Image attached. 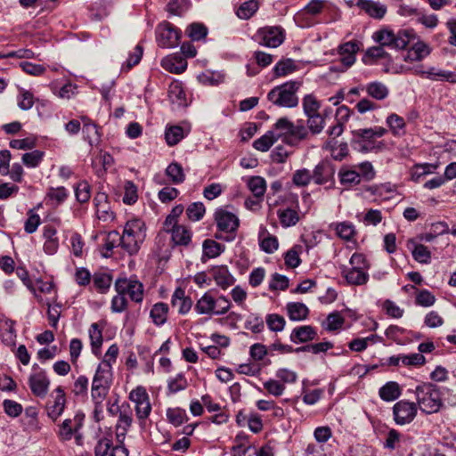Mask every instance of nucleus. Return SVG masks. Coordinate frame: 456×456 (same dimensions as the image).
Instances as JSON below:
<instances>
[{
  "mask_svg": "<svg viewBox=\"0 0 456 456\" xmlns=\"http://www.w3.org/2000/svg\"><path fill=\"white\" fill-rule=\"evenodd\" d=\"M44 154L43 151L38 150L27 152L22 156V162L28 167H36L43 160Z\"/></svg>",
  "mask_w": 456,
  "mask_h": 456,
  "instance_id": "58",
  "label": "nucleus"
},
{
  "mask_svg": "<svg viewBox=\"0 0 456 456\" xmlns=\"http://www.w3.org/2000/svg\"><path fill=\"white\" fill-rule=\"evenodd\" d=\"M342 275L349 285L361 286L366 284L369 281L368 273L362 270L361 266L346 268L342 271Z\"/></svg>",
  "mask_w": 456,
  "mask_h": 456,
  "instance_id": "22",
  "label": "nucleus"
},
{
  "mask_svg": "<svg viewBox=\"0 0 456 456\" xmlns=\"http://www.w3.org/2000/svg\"><path fill=\"white\" fill-rule=\"evenodd\" d=\"M188 382L183 374H177L175 378L169 379L167 381V389L171 394H175L186 389Z\"/></svg>",
  "mask_w": 456,
  "mask_h": 456,
  "instance_id": "53",
  "label": "nucleus"
},
{
  "mask_svg": "<svg viewBox=\"0 0 456 456\" xmlns=\"http://www.w3.org/2000/svg\"><path fill=\"white\" fill-rule=\"evenodd\" d=\"M51 398L46 403V411L48 417L55 421L63 412L66 405V395L63 388L57 387L51 395Z\"/></svg>",
  "mask_w": 456,
  "mask_h": 456,
  "instance_id": "14",
  "label": "nucleus"
},
{
  "mask_svg": "<svg viewBox=\"0 0 456 456\" xmlns=\"http://www.w3.org/2000/svg\"><path fill=\"white\" fill-rule=\"evenodd\" d=\"M84 415L76 414L72 419H66L59 425L57 431L58 436L61 441H69L72 438L73 434L83 426Z\"/></svg>",
  "mask_w": 456,
  "mask_h": 456,
  "instance_id": "17",
  "label": "nucleus"
},
{
  "mask_svg": "<svg viewBox=\"0 0 456 456\" xmlns=\"http://www.w3.org/2000/svg\"><path fill=\"white\" fill-rule=\"evenodd\" d=\"M256 37L259 45L266 47H278L284 41L283 31L280 27H266L260 28Z\"/></svg>",
  "mask_w": 456,
  "mask_h": 456,
  "instance_id": "13",
  "label": "nucleus"
},
{
  "mask_svg": "<svg viewBox=\"0 0 456 456\" xmlns=\"http://www.w3.org/2000/svg\"><path fill=\"white\" fill-rule=\"evenodd\" d=\"M146 225L140 218L128 220L121 237V248L129 255H135L146 238Z\"/></svg>",
  "mask_w": 456,
  "mask_h": 456,
  "instance_id": "2",
  "label": "nucleus"
},
{
  "mask_svg": "<svg viewBox=\"0 0 456 456\" xmlns=\"http://www.w3.org/2000/svg\"><path fill=\"white\" fill-rule=\"evenodd\" d=\"M366 93L375 100H385L389 94L388 87L379 81L369 83L365 86Z\"/></svg>",
  "mask_w": 456,
  "mask_h": 456,
  "instance_id": "32",
  "label": "nucleus"
},
{
  "mask_svg": "<svg viewBox=\"0 0 456 456\" xmlns=\"http://www.w3.org/2000/svg\"><path fill=\"white\" fill-rule=\"evenodd\" d=\"M406 248L411 252L415 261L420 264L428 265L431 262V252L423 244L418 243L415 239H409L406 242Z\"/></svg>",
  "mask_w": 456,
  "mask_h": 456,
  "instance_id": "21",
  "label": "nucleus"
},
{
  "mask_svg": "<svg viewBox=\"0 0 456 456\" xmlns=\"http://www.w3.org/2000/svg\"><path fill=\"white\" fill-rule=\"evenodd\" d=\"M251 448L248 443V436L240 432L234 439V444L232 447V456H242Z\"/></svg>",
  "mask_w": 456,
  "mask_h": 456,
  "instance_id": "38",
  "label": "nucleus"
},
{
  "mask_svg": "<svg viewBox=\"0 0 456 456\" xmlns=\"http://www.w3.org/2000/svg\"><path fill=\"white\" fill-rule=\"evenodd\" d=\"M410 31L403 29L397 33L390 29H381L374 33V39L383 46H388L393 49H404L411 39Z\"/></svg>",
  "mask_w": 456,
  "mask_h": 456,
  "instance_id": "7",
  "label": "nucleus"
},
{
  "mask_svg": "<svg viewBox=\"0 0 456 456\" xmlns=\"http://www.w3.org/2000/svg\"><path fill=\"white\" fill-rule=\"evenodd\" d=\"M300 83L289 81L275 86L267 94V100L280 108H294L298 104V91Z\"/></svg>",
  "mask_w": 456,
  "mask_h": 456,
  "instance_id": "6",
  "label": "nucleus"
},
{
  "mask_svg": "<svg viewBox=\"0 0 456 456\" xmlns=\"http://www.w3.org/2000/svg\"><path fill=\"white\" fill-rule=\"evenodd\" d=\"M338 175L340 183L344 185L352 186L361 182L360 173L354 170H341Z\"/></svg>",
  "mask_w": 456,
  "mask_h": 456,
  "instance_id": "56",
  "label": "nucleus"
},
{
  "mask_svg": "<svg viewBox=\"0 0 456 456\" xmlns=\"http://www.w3.org/2000/svg\"><path fill=\"white\" fill-rule=\"evenodd\" d=\"M224 246L213 240H206L203 242V255L208 258L218 256L224 250Z\"/></svg>",
  "mask_w": 456,
  "mask_h": 456,
  "instance_id": "54",
  "label": "nucleus"
},
{
  "mask_svg": "<svg viewBox=\"0 0 456 456\" xmlns=\"http://www.w3.org/2000/svg\"><path fill=\"white\" fill-rule=\"evenodd\" d=\"M184 137L183 128L180 126H172L167 128L165 138L169 146L177 144Z\"/></svg>",
  "mask_w": 456,
  "mask_h": 456,
  "instance_id": "48",
  "label": "nucleus"
},
{
  "mask_svg": "<svg viewBox=\"0 0 456 456\" xmlns=\"http://www.w3.org/2000/svg\"><path fill=\"white\" fill-rule=\"evenodd\" d=\"M188 36L193 41H199L206 37L208 28L200 23H192L187 28Z\"/></svg>",
  "mask_w": 456,
  "mask_h": 456,
  "instance_id": "59",
  "label": "nucleus"
},
{
  "mask_svg": "<svg viewBox=\"0 0 456 456\" xmlns=\"http://www.w3.org/2000/svg\"><path fill=\"white\" fill-rule=\"evenodd\" d=\"M395 189L391 183H381L369 187L367 191L378 197L380 200H387L392 198Z\"/></svg>",
  "mask_w": 456,
  "mask_h": 456,
  "instance_id": "35",
  "label": "nucleus"
},
{
  "mask_svg": "<svg viewBox=\"0 0 456 456\" xmlns=\"http://www.w3.org/2000/svg\"><path fill=\"white\" fill-rule=\"evenodd\" d=\"M118 417V421L115 427L116 440L117 443L123 444L126 435L133 424V411L129 403H122V410Z\"/></svg>",
  "mask_w": 456,
  "mask_h": 456,
  "instance_id": "15",
  "label": "nucleus"
},
{
  "mask_svg": "<svg viewBox=\"0 0 456 456\" xmlns=\"http://www.w3.org/2000/svg\"><path fill=\"white\" fill-rule=\"evenodd\" d=\"M273 126L280 131L279 138H281L282 142L289 146H297L302 141L308 138V130L302 119L293 123L288 118H280Z\"/></svg>",
  "mask_w": 456,
  "mask_h": 456,
  "instance_id": "3",
  "label": "nucleus"
},
{
  "mask_svg": "<svg viewBox=\"0 0 456 456\" xmlns=\"http://www.w3.org/2000/svg\"><path fill=\"white\" fill-rule=\"evenodd\" d=\"M248 187L256 198H263L266 191V182L261 176H252L248 181Z\"/></svg>",
  "mask_w": 456,
  "mask_h": 456,
  "instance_id": "43",
  "label": "nucleus"
},
{
  "mask_svg": "<svg viewBox=\"0 0 456 456\" xmlns=\"http://www.w3.org/2000/svg\"><path fill=\"white\" fill-rule=\"evenodd\" d=\"M258 7L259 5L256 0H248L240 5L236 14L240 19L248 20L255 14Z\"/></svg>",
  "mask_w": 456,
  "mask_h": 456,
  "instance_id": "46",
  "label": "nucleus"
},
{
  "mask_svg": "<svg viewBox=\"0 0 456 456\" xmlns=\"http://www.w3.org/2000/svg\"><path fill=\"white\" fill-rule=\"evenodd\" d=\"M118 245L121 247V237L117 231H111L108 232L106 235L103 248L106 250V253L103 254L105 257L110 256L109 253H111L113 248Z\"/></svg>",
  "mask_w": 456,
  "mask_h": 456,
  "instance_id": "52",
  "label": "nucleus"
},
{
  "mask_svg": "<svg viewBox=\"0 0 456 456\" xmlns=\"http://www.w3.org/2000/svg\"><path fill=\"white\" fill-rule=\"evenodd\" d=\"M166 175L175 184L182 183L185 179L183 169L177 162H173L166 168Z\"/></svg>",
  "mask_w": 456,
  "mask_h": 456,
  "instance_id": "45",
  "label": "nucleus"
},
{
  "mask_svg": "<svg viewBox=\"0 0 456 456\" xmlns=\"http://www.w3.org/2000/svg\"><path fill=\"white\" fill-rule=\"evenodd\" d=\"M28 386L35 396L45 397L50 387V379L46 371L43 369L33 367V371L28 378Z\"/></svg>",
  "mask_w": 456,
  "mask_h": 456,
  "instance_id": "11",
  "label": "nucleus"
},
{
  "mask_svg": "<svg viewBox=\"0 0 456 456\" xmlns=\"http://www.w3.org/2000/svg\"><path fill=\"white\" fill-rule=\"evenodd\" d=\"M81 120L83 122L82 132L85 140H86L90 145L98 142L100 140V134L97 126L86 116H82Z\"/></svg>",
  "mask_w": 456,
  "mask_h": 456,
  "instance_id": "29",
  "label": "nucleus"
},
{
  "mask_svg": "<svg viewBox=\"0 0 456 456\" xmlns=\"http://www.w3.org/2000/svg\"><path fill=\"white\" fill-rule=\"evenodd\" d=\"M326 0H311L295 15L296 23L301 28H309L315 24L314 17L322 12Z\"/></svg>",
  "mask_w": 456,
  "mask_h": 456,
  "instance_id": "8",
  "label": "nucleus"
},
{
  "mask_svg": "<svg viewBox=\"0 0 456 456\" xmlns=\"http://www.w3.org/2000/svg\"><path fill=\"white\" fill-rule=\"evenodd\" d=\"M168 96L172 102L177 103L178 105H185V92L182 86L177 83H172L169 86Z\"/></svg>",
  "mask_w": 456,
  "mask_h": 456,
  "instance_id": "51",
  "label": "nucleus"
},
{
  "mask_svg": "<svg viewBox=\"0 0 456 456\" xmlns=\"http://www.w3.org/2000/svg\"><path fill=\"white\" fill-rule=\"evenodd\" d=\"M295 69L296 66L294 61L290 59H288L277 62L273 68V72L276 77H283L294 71Z\"/></svg>",
  "mask_w": 456,
  "mask_h": 456,
  "instance_id": "60",
  "label": "nucleus"
},
{
  "mask_svg": "<svg viewBox=\"0 0 456 456\" xmlns=\"http://www.w3.org/2000/svg\"><path fill=\"white\" fill-rule=\"evenodd\" d=\"M285 319L277 314H271L266 316V324L267 327L272 331H281L285 327Z\"/></svg>",
  "mask_w": 456,
  "mask_h": 456,
  "instance_id": "61",
  "label": "nucleus"
},
{
  "mask_svg": "<svg viewBox=\"0 0 456 456\" xmlns=\"http://www.w3.org/2000/svg\"><path fill=\"white\" fill-rule=\"evenodd\" d=\"M278 139V134H276L273 131H268L260 138L256 139L253 146L256 150L265 152L267 151Z\"/></svg>",
  "mask_w": 456,
  "mask_h": 456,
  "instance_id": "37",
  "label": "nucleus"
},
{
  "mask_svg": "<svg viewBox=\"0 0 456 456\" xmlns=\"http://www.w3.org/2000/svg\"><path fill=\"white\" fill-rule=\"evenodd\" d=\"M337 235L346 240H350L354 235V227L351 223L342 222L336 225Z\"/></svg>",
  "mask_w": 456,
  "mask_h": 456,
  "instance_id": "63",
  "label": "nucleus"
},
{
  "mask_svg": "<svg viewBox=\"0 0 456 456\" xmlns=\"http://www.w3.org/2000/svg\"><path fill=\"white\" fill-rule=\"evenodd\" d=\"M161 66L169 72L180 74L185 70L187 61L179 54H174L164 58Z\"/></svg>",
  "mask_w": 456,
  "mask_h": 456,
  "instance_id": "25",
  "label": "nucleus"
},
{
  "mask_svg": "<svg viewBox=\"0 0 456 456\" xmlns=\"http://www.w3.org/2000/svg\"><path fill=\"white\" fill-rule=\"evenodd\" d=\"M189 0H170L167 11L172 15H182L188 9Z\"/></svg>",
  "mask_w": 456,
  "mask_h": 456,
  "instance_id": "64",
  "label": "nucleus"
},
{
  "mask_svg": "<svg viewBox=\"0 0 456 456\" xmlns=\"http://www.w3.org/2000/svg\"><path fill=\"white\" fill-rule=\"evenodd\" d=\"M387 124L394 135L401 136L405 134V121L397 114H390L387 118Z\"/></svg>",
  "mask_w": 456,
  "mask_h": 456,
  "instance_id": "40",
  "label": "nucleus"
},
{
  "mask_svg": "<svg viewBox=\"0 0 456 456\" xmlns=\"http://www.w3.org/2000/svg\"><path fill=\"white\" fill-rule=\"evenodd\" d=\"M94 285L102 293H105L110 287L112 278L110 274L98 273L93 277Z\"/></svg>",
  "mask_w": 456,
  "mask_h": 456,
  "instance_id": "55",
  "label": "nucleus"
},
{
  "mask_svg": "<svg viewBox=\"0 0 456 456\" xmlns=\"http://www.w3.org/2000/svg\"><path fill=\"white\" fill-rule=\"evenodd\" d=\"M345 323V318L339 312L330 313L322 323L323 328L328 331H335L340 330Z\"/></svg>",
  "mask_w": 456,
  "mask_h": 456,
  "instance_id": "44",
  "label": "nucleus"
},
{
  "mask_svg": "<svg viewBox=\"0 0 456 456\" xmlns=\"http://www.w3.org/2000/svg\"><path fill=\"white\" fill-rule=\"evenodd\" d=\"M379 395L382 400L392 402L401 395V388L396 382L389 381L379 388Z\"/></svg>",
  "mask_w": 456,
  "mask_h": 456,
  "instance_id": "33",
  "label": "nucleus"
},
{
  "mask_svg": "<svg viewBox=\"0 0 456 456\" xmlns=\"http://www.w3.org/2000/svg\"><path fill=\"white\" fill-rule=\"evenodd\" d=\"M287 314L293 322L304 321L309 314V308L300 302H289L286 305Z\"/></svg>",
  "mask_w": 456,
  "mask_h": 456,
  "instance_id": "27",
  "label": "nucleus"
},
{
  "mask_svg": "<svg viewBox=\"0 0 456 456\" xmlns=\"http://www.w3.org/2000/svg\"><path fill=\"white\" fill-rule=\"evenodd\" d=\"M425 78L433 81H447L452 84H456V73L449 70L436 69V67H430L426 69Z\"/></svg>",
  "mask_w": 456,
  "mask_h": 456,
  "instance_id": "28",
  "label": "nucleus"
},
{
  "mask_svg": "<svg viewBox=\"0 0 456 456\" xmlns=\"http://www.w3.org/2000/svg\"><path fill=\"white\" fill-rule=\"evenodd\" d=\"M205 214V207L201 202H194L186 209V215L191 221L200 220Z\"/></svg>",
  "mask_w": 456,
  "mask_h": 456,
  "instance_id": "62",
  "label": "nucleus"
},
{
  "mask_svg": "<svg viewBox=\"0 0 456 456\" xmlns=\"http://www.w3.org/2000/svg\"><path fill=\"white\" fill-rule=\"evenodd\" d=\"M306 117V126L308 134H319L325 126V118L321 113L313 114Z\"/></svg>",
  "mask_w": 456,
  "mask_h": 456,
  "instance_id": "36",
  "label": "nucleus"
},
{
  "mask_svg": "<svg viewBox=\"0 0 456 456\" xmlns=\"http://www.w3.org/2000/svg\"><path fill=\"white\" fill-rule=\"evenodd\" d=\"M167 314L168 305L163 302L154 304L150 312V317L157 326H161L167 322Z\"/></svg>",
  "mask_w": 456,
  "mask_h": 456,
  "instance_id": "31",
  "label": "nucleus"
},
{
  "mask_svg": "<svg viewBox=\"0 0 456 456\" xmlns=\"http://www.w3.org/2000/svg\"><path fill=\"white\" fill-rule=\"evenodd\" d=\"M317 330L311 325H303L293 329L290 334V340L293 343H306L316 339Z\"/></svg>",
  "mask_w": 456,
  "mask_h": 456,
  "instance_id": "23",
  "label": "nucleus"
},
{
  "mask_svg": "<svg viewBox=\"0 0 456 456\" xmlns=\"http://www.w3.org/2000/svg\"><path fill=\"white\" fill-rule=\"evenodd\" d=\"M302 107L304 114L309 116L320 113L322 104L314 94H310L305 95L302 99Z\"/></svg>",
  "mask_w": 456,
  "mask_h": 456,
  "instance_id": "41",
  "label": "nucleus"
},
{
  "mask_svg": "<svg viewBox=\"0 0 456 456\" xmlns=\"http://www.w3.org/2000/svg\"><path fill=\"white\" fill-rule=\"evenodd\" d=\"M114 287L116 291L127 294L130 299L135 303H142L143 300V285L135 279L118 278L115 281Z\"/></svg>",
  "mask_w": 456,
  "mask_h": 456,
  "instance_id": "10",
  "label": "nucleus"
},
{
  "mask_svg": "<svg viewBox=\"0 0 456 456\" xmlns=\"http://www.w3.org/2000/svg\"><path fill=\"white\" fill-rule=\"evenodd\" d=\"M335 168L329 161L320 162L313 171V179L316 184H324L334 180Z\"/></svg>",
  "mask_w": 456,
  "mask_h": 456,
  "instance_id": "20",
  "label": "nucleus"
},
{
  "mask_svg": "<svg viewBox=\"0 0 456 456\" xmlns=\"http://www.w3.org/2000/svg\"><path fill=\"white\" fill-rule=\"evenodd\" d=\"M417 411L418 407L415 403L401 400L393 407L394 419L398 425L408 424L414 419Z\"/></svg>",
  "mask_w": 456,
  "mask_h": 456,
  "instance_id": "12",
  "label": "nucleus"
},
{
  "mask_svg": "<svg viewBox=\"0 0 456 456\" xmlns=\"http://www.w3.org/2000/svg\"><path fill=\"white\" fill-rule=\"evenodd\" d=\"M353 135H354V142L358 143L360 145L362 142H366L368 144H370L374 138L372 127L354 130ZM362 149L364 151H369L371 149V147L370 145L364 144V145H362Z\"/></svg>",
  "mask_w": 456,
  "mask_h": 456,
  "instance_id": "39",
  "label": "nucleus"
},
{
  "mask_svg": "<svg viewBox=\"0 0 456 456\" xmlns=\"http://www.w3.org/2000/svg\"><path fill=\"white\" fill-rule=\"evenodd\" d=\"M171 235L175 245L187 246L191 240V232L184 225L174 227L171 230Z\"/></svg>",
  "mask_w": 456,
  "mask_h": 456,
  "instance_id": "34",
  "label": "nucleus"
},
{
  "mask_svg": "<svg viewBox=\"0 0 456 456\" xmlns=\"http://www.w3.org/2000/svg\"><path fill=\"white\" fill-rule=\"evenodd\" d=\"M303 247L301 245H294L289 250H288L285 254V264L288 267L296 268L300 263L301 259L299 255L301 254Z\"/></svg>",
  "mask_w": 456,
  "mask_h": 456,
  "instance_id": "49",
  "label": "nucleus"
},
{
  "mask_svg": "<svg viewBox=\"0 0 456 456\" xmlns=\"http://www.w3.org/2000/svg\"><path fill=\"white\" fill-rule=\"evenodd\" d=\"M75 196L78 202L86 203L91 198V186L87 181L83 180L74 187Z\"/></svg>",
  "mask_w": 456,
  "mask_h": 456,
  "instance_id": "50",
  "label": "nucleus"
},
{
  "mask_svg": "<svg viewBox=\"0 0 456 456\" xmlns=\"http://www.w3.org/2000/svg\"><path fill=\"white\" fill-rule=\"evenodd\" d=\"M113 380L112 367L109 361H102L94 375L91 398L94 403L102 404L107 397Z\"/></svg>",
  "mask_w": 456,
  "mask_h": 456,
  "instance_id": "1",
  "label": "nucleus"
},
{
  "mask_svg": "<svg viewBox=\"0 0 456 456\" xmlns=\"http://www.w3.org/2000/svg\"><path fill=\"white\" fill-rule=\"evenodd\" d=\"M171 304L174 307L177 308V311L180 314H187L191 306L192 301L190 297L185 296V291L177 288L172 295Z\"/></svg>",
  "mask_w": 456,
  "mask_h": 456,
  "instance_id": "24",
  "label": "nucleus"
},
{
  "mask_svg": "<svg viewBox=\"0 0 456 456\" xmlns=\"http://www.w3.org/2000/svg\"><path fill=\"white\" fill-rule=\"evenodd\" d=\"M89 379L85 375L78 376L72 386L71 392L76 397H86L88 394Z\"/></svg>",
  "mask_w": 456,
  "mask_h": 456,
  "instance_id": "47",
  "label": "nucleus"
},
{
  "mask_svg": "<svg viewBox=\"0 0 456 456\" xmlns=\"http://www.w3.org/2000/svg\"><path fill=\"white\" fill-rule=\"evenodd\" d=\"M359 45L356 42L349 41L339 47V54L341 56L342 68L337 70L345 71L351 67L355 61V54L359 51Z\"/></svg>",
  "mask_w": 456,
  "mask_h": 456,
  "instance_id": "19",
  "label": "nucleus"
},
{
  "mask_svg": "<svg viewBox=\"0 0 456 456\" xmlns=\"http://www.w3.org/2000/svg\"><path fill=\"white\" fill-rule=\"evenodd\" d=\"M89 338L92 346V352L97 354L102 344V331L99 327L98 323L94 322L91 324L89 330Z\"/></svg>",
  "mask_w": 456,
  "mask_h": 456,
  "instance_id": "42",
  "label": "nucleus"
},
{
  "mask_svg": "<svg viewBox=\"0 0 456 456\" xmlns=\"http://www.w3.org/2000/svg\"><path fill=\"white\" fill-rule=\"evenodd\" d=\"M277 215L281 226L284 228L294 226L300 220L298 212L291 208L279 209Z\"/></svg>",
  "mask_w": 456,
  "mask_h": 456,
  "instance_id": "30",
  "label": "nucleus"
},
{
  "mask_svg": "<svg viewBox=\"0 0 456 456\" xmlns=\"http://www.w3.org/2000/svg\"><path fill=\"white\" fill-rule=\"evenodd\" d=\"M208 272L216 284L222 289H227L236 281L226 265L214 266Z\"/></svg>",
  "mask_w": 456,
  "mask_h": 456,
  "instance_id": "18",
  "label": "nucleus"
},
{
  "mask_svg": "<svg viewBox=\"0 0 456 456\" xmlns=\"http://www.w3.org/2000/svg\"><path fill=\"white\" fill-rule=\"evenodd\" d=\"M417 407L427 414L437 412L442 406L441 393L432 383H423L415 389Z\"/></svg>",
  "mask_w": 456,
  "mask_h": 456,
  "instance_id": "4",
  "label": "nucleus"
},
{
  "mask_svg": "<svg viewBox=\"0 0 456 456\" xmlns=\"http://www.w3.org/2000/svg\"><path fill=\"white\" fill-rule=\"evenodd\" d=\"M231 306L232 302L225 296L215 297L211 291H207L198 299L194 310L198 314L224 315Z\"/></svg>",
  "mask_w": 456,
  "mask_h": 456,
  "instance_id": "5",
  "label": "nucleus"
},
{
  "mask_svg": "<svg viewBox=\"0 0 456 456\" xmlns=\"http://www.w3.org/2000/svg\"><path fill=\"white\" fill-rule=\"evenodd\" d=\"M123 202L126 205H133L138 200L137 187L132 181H126L124 186Z\"/></svg>",
  "mask_w": 456,
  "mask_h": 456,
  "instance_id": "57",
  "label": "nucleus"
},
{
  "mask_svg": "<svg viewBox=\"0 0 456 456\" xmlns=\"http://www.w3.org/2000/svg\"><path fill=\"white\" fill-rule=\"evenodd\" d=\"M215 220L218 230L224 232H234L240 225L238 216L223 208H219L216 211Z\"/></svg>",
  "mask_w": 456,
  "mask_h": 456,
  "instance_id": "16",
  "label": "nucleus"
},
{
  "mask_svg": "<svg viewBox=\"0 0 456 456\" xmlns=\"http://www.w3.org/2000/svg\"><path fill=\"white\" fill-rule=\"evenodd\" d=\"M181 31L171 23L164 21L156 28V41L162 48H172L178 45Z\"/></svg>",
  "mask_w": 456,
  "mask_h": 456,
  "instance_id": "9",
  "label": "nucleus"
},
{
  "mask_svg": "<svg viewBox=\"0 0 456 456\" xmlns=\"http://www.w3.org/2000/svg\"><path fill=\"white\" fill-rule=\"evenodd\" d=\"M358 6L374 19L380 20L387 12V6L385 4L373 0H360Z\"/></svg>",
  "mask_w": 456,
  "mask_h": 456,
  "instance_id": "26",
  "label": "nucleus"
}]
</instances>
